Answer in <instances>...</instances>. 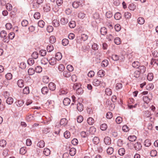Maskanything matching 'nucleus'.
<instances>
[{"label":"nucleus","instance_id":"f257e3e1","mask_svg":"<svg viewBox=\"0 0 158 158\" xmlns=\"http://www.w3.org/2000/svg\"><path fill=\"white\" fill-rule=\"evenodd\" d=\"M152 94H149L148 96H145L143 97V99L146 103H148L152 99Z\"/></svg>","mask_w":158,"mask_h":158},{"label":"nucleus","instance_id":"f03ea898","mask_svg":"<svg viewBox=\"0 0 158 158\" xmlns=\"http://www.w3.org/2000/svg\"><path fill=\"white\" fill-rule=\"evenodd\" d=\"M67 121L66 118H62L60 121V123H56V127H58L60 126L59 124H60V125H63V126H64L67 124Z\"/></svg>","mask_w":158,"mask_h":158},{"label":"nucleus","instance_id":"7ed1b4c3","mask_svg":"<svg viewBox=\"0 0 158 158\" xmlns=\"http://www.w3.org/2000/svg\"><path fill=\"white\" fill-rule=\"evenodd\" d=\"M134 148L135 150L137 151H139L142 149V145L139 142H137L135 143L134 144Z\"/></svg>","mask_w":158,"mask_h":158},{"label":"nucleus","instance_id":"20e7f679","mask_svg":"<svg viewBox=\"0 0 158 158\" xmlns=\"http://www.w3.org/2000/svg\"><path fill=\"white\" fill-rule=\"evenodd\" d=\"M104 142L106 144L109 145L111 143V139L110 137L108 136L105 137L104 139Z\"/></svg>","mask_w":158,"mask_h":158},{"label":"nucleus","instance_id":"39448f33","mask_svg":"<svg viewBox=\"0 0 158 158\" xmlns=\"http://www.w3.org/2000/svg\"><path fill=\"white\" fill-rule=\"evenodd\" d=\"M56 60L55 57H52L48 60V62L50 65H54L56 63Z\"/></svg>","mask_w":158,"mask_h":158},{"label":"nucleus","instance_id":"423d86ee","mask_svg":"<svg viewBox=\"0 0 158 158\" xmlns=\"http://www.w3.org/2000/svg\"><path fill=\"white\" fill-rule=\"evenodd\" d=\"M51 9V7L49 4H46L43 7V10L45 12L49 11Z\"/></svg>","mask_w":158,"mask_h":158},{"label":"nucleus","instance_id":"0eeeda50","mask_svg":"<svg viewBox=\"0 0 158 158\" xmlns=\"http://www.w3.org/2000/svg\"><path fill=\"white\" fill-rule=\"evenodd\" d=\"M138 69L139 70V72L142 74L144 73L146 71V67L143 66H139L138 67Z\"/></svg>","mask_w":158,"mask_h":158},{"label":"nucleus","instance_id":"6e6552de","mask_svg":"<svg viewBox=\"0 0 158 158\" xmlns=\"http://www.w3.org/2000/svg\"><path fill=\"white\" fill-rule=\"evenodd\" d=\"M48 88L50 90L53 91L56 89V85L53 82H50L48 84Z\"/></svg>","mask_w":158,"mask_h":158},{"label":"nucleus","instance_id":"1a4fd4ad","mask_svg":"<svg viewBox=\"0 0 158 158\" xmlns=\"http://www.w3.org/2000/svg\"><path fill=\"white\" fill-rule=\"evenodd\" d=\"M77 108L78 110L81 112L83 110V106L82 103L79 102L77 104Z\"/></svg>","mask_w":158,"mask_h":158},{"label":"nucleus","instance_id":"9d476101","mask_svg":"<svg viewBox=\"0 0 158 158\" xmlns=\"http://www.w3.org/2000/svg\"><path fill=\"white\" fill-rule=\"evenodd\" d=\"M17 84L20 88H22L24 85V82L23 80L19 79L17 82Z\"/></svg>","mask_w":158,"mask_h":158},{"label":"nucleus","instance_id":"9b49d317","mask_svg":"<svg viewBox=\"0 0 158 158\" xmlns=\"http://www.w3.org/2000/svg\"><path fill=\"white\" fill-rule=\"evenodd\" d=\"M41 92L43 94H47L48 92V89L47 86H44L43 87L41 90Z\"/></svg>","mask_w":158,"mask_h":158},{"label":"nucleus","instance_id":"f8f14e48","mask_svg":"<svg viewBox=\"0 0 158 158\" xmlns=\"http://www.w3.org/2000/svg\"><path fill=\"white\" fill-rule=\"evenodd\" d=\"M60 22L62 25H65L68 22V20L67 18L63 17L61 19Z\"/></svg>","mask_w":158,"mask_h":158},{"label":"nucleus","instance_id":"ddd939ff","mask_svg":"<svg viewBox=\"0 0 158 158\" xmlns=\"http://www.w3.org/2000/svg\"><path fill=\"white\" fill-rule=\"evenodd\" d=\"M52 24L55 27H59L60 25V23L59 20L56 19H54L52 21Z\"/></svg>","mask_w":158,"mask_h":158},{"label":"nucleus","instance_id":"4468645a","mask_svg":"<svg viewBox=\"0 0 158 158\" xmlns=\"http://www.w3.org/2000/svg\"><path fill=\"white\" fill-rule=\"evenodd\" d=\"M100 31L101 34L104 35L106 34L107 33V30L105 27H102L101 28Z\"/></svg>","mask_w":158,"mask_h":158},{"label":"nucleus","instance_id":"2eb2a0df","mask_svg":"<svg viewBox=\"0 0 158 158\" xmlns=\"http://www.w3.org/2000/svg\"><path fill=\"white\" fill-rule=\"evenodd\" d=\"M63 75L65 77H69L71 76V73L68 71H64L63 72Z\"/></svg>","mask_w":158,"mask_h":158},{"label":"nucleus","instance_id":"dca6fc26","mask_svg":"<svg viewBox=\"0 0 158 158\" xmlns=\"http://www.w3.org/2000/svg\"><path fill=\"white\" fill-rule=\"evenodd\" d=\"M144 145L147 147H149L151 144V140L149 139H146L144 142Z\"/></svg>","mask_w":158,"mask_h":158},{"label":"nucleus","instance_id":"f3484780","mask_svg":"<svg viewBox=\"0 0 158 158\" xmlns=\"http://www.w3.org/2000/svg\"><path fill=\"white\" fill-rule=\"evenodd\" d=\"M70 101L71 100L69 98H65L64 99L63 103L65 106H68L70 103Z\"/></svg>","mask_w":158,"mask_h":158},{"label":"nucleus","instance_id":"a211bd4d","mask_svg":"<svg viewBox=\"0 0 158 158\" xmlns=\"http://www.w3.org/2000/svg\"><path fill=\"white\" fill-rule=\"evenodd\" d=\"M62 58V55L61 53L60 52H57L55 55V58L57 60H60Z\"/></svg>","mask_w":158,"mask_h":158},{"label":"nucleus","instance_id":"6ab92c4d","mask_svg":"<svg viewBox=\"0 0 158 158\" xmlns=\"http://www.w3.org/2000/svg\"><path fill=\"white\" fill-rule=\"evenodd\" d=\"M137 22L140 24H143L145 22V20L143 18L139 17L137 19Z\"/></svg>","mask_w":158,"mask_h":158},{"label":"nucleus","instance_id":"aec40b11","mask_svg":"<svg viewBox=\"0 0 158 158\" xmlns=\"http://www.w3.org/2000/svg\"><path fill=\"white\" fill-rule=\"evenodd\" d=\"M88 131L90 134L94 135L96 132V128L94 127H90Z\"/></svg>","mask_w":158,"mask_h":158},{"label":"nucleus","instance_id":"412c9836","mask_svg":"<svg viewBox=\"0 0 158 158\" xmlns=\"http://www.w3.org/2000/svg\"><path fill=\"white\" fill-rule=\"evenodd\" d=\"M80 4H81L80 2L75 1L73 3L72 6L74 8H77L79 7Z\"/></svg>","mask_w":158,"mask_h":158},{"label":"nucleus","instance_id":"4be33fe9","mask_svg":"<svg viewBox=\"0 0 158 158\" xmlns=\"http://www.w3.org/2000/svg\"><path fill=\"white\" fill-rule=\"evenodd\" d=\"M6 34L7 33L6 31H2L1 32L0 35L1 37L3 38L5 40L7 38L6 36Z\"/></svg>","mask_w":158,"mask_h":158},{"label":"nucleus","instance_id":"5701e85b","mask_svg":"<svg viewBox=\"0 0 158 158\" xmlns=\"http://www.w3.org/2000/svg\"><path fill=\"white\" fill-rule=\"evenodd\" d=\"M13 99L12 98L9 97L6 100V102L8 104L11 105L13 103Z\"/></svg>","mask_w":158,"mask_h":158},{"label":"nucleus","instance_id":"b1692460","mask_svg":"<svg viewBox=\"0 0 158 158\" xmlns=\"http://www.w3.org/2000/svg\"><path fill=\"white\" fill-rule=\"evenodd\" d=\"M34 119V117L33 115L31 114L27 115L26 117V120L28 122L33 120Z\"/></svg>","mask_w":158,"mask_h":158},{"label":"nucleus","instance_id":"393cba45","mask_svg":"<svg viewBox=\"0 0 158 158\" xmlns=\"http://www.w3.org/2000/svg\"><path fill=\"white\" fill-rule=\"evenodd\" d=\"M87 122L89 125H92L94 123V120L93 118L89 117L87 120Z\"/></svg>","mask_w":158,"mask_h":158},{"label":"nucleus","instance_id":"a878e982","mask_svg":"<svg viewBox=\"0 0 158 158\" xmlns=\"http://www.w3.org/2000/svg\"><path fill=\"white\" fill-rule=\"evenodd\" d=\"M45 143L43 140L40 141L37 143V146L40 148H43L44 147Z\"/></svg>","mask_w":158,"mask_h":158},{"label":"nucleus","instance_id":"bb28decb","mask_svg":"<svg viewBox=\"0 0 158 158\" xmlns=\"http://www.w3.org/2000/svg\"><path fill=\"white\" fill-rule=\"evenodd\" d=\"M76 149L74 148H72L69 150V154L71 156H74L76 154Z\"/></svg>","mask_w":158,"mask_h":158},{"label":"nucleus","instance_id":"cd10ccee","mask_svg":"<svg viewBox=\"0 0 158 158\" xmlns=\"http://www.w3.org/2000/svg\"><path fill=\"white\" fill-rule=\"evenodd\" d=\"M30 93V90L29 87L26 86L23 90V93L24 94H27Z\"/></svg>","mask_w":158,"mask_h":158},{"label":"nucleus","instance_id":"c85d7f7f","mask_svg":"<svg viewBox=\"0 0 158 158\" xmlns=\"http://www.w3.org/2000/svg\"><path fill=\"white\" fill-rule=\"evenodd\" d=\"M101 81H100L99 80L97 79H94L93 82V85L96 86H98L100 83Z\"/></svg>","mask_w":158,"mask_h":158},{"label":"nucleus","instance_id":"c756f323","mask_svg":"<svg viewBox=\"0 0 158 158\" xmlns=\"http://www.w3.org/2000/svg\"><path fill=\"white\" fill-rule=\"evenodd\" d=\"M118 152L120 156H123L125 153V149L124 148H121L118 150Z\"/></svg>","mask_w":158,"mask_h":158},{"label":"nucleus","instance_id":"7c9ffc66","mask_svg":"<svg viewBox=\"0 0 158 158\" xmlns=\"http://www.w3.org/2000/svg\"><path fill=\"white\" fill-rule=\"evenodd\" d=\"M98 75L99 77H102L105 75V71L102 70H99L98 73Z\"/></svg>","mask_w":158,"mask_h":158},{"label":"nucleus","instance_id":"2f4dec72","mask_svg":"<svg viewBox=\"0 0 158 158\" xmlns=\"http://www.w3.org/2000/svg\"><path fill=\"white\" fill-rule=\"evenodd\" d=\"M122 16L121 14L119 12L116 13L114 15V18L116 20H118L120 19Z\"/></svg>","mask_w":158,"mask_h":158},{"label":"nucleus","instance_id":"473e14b6","mask_svg":"<svg viewBox=\"0 0 158 158\" xmlns=\"http://www.w3.org/2000/svg\"><path fill=\"white\" fill-rule=\"evenodd\" d=\"M48 59L44 57L41 60V63L42 64L46 65L48 64Z\"/></svg>","mask_w":158,"mask_h":158},{"label":"nucleus","instance_id":"72a5a7b5","mask_svg":"<svg viewBox=\"0 0 158 158\" xmlns=\"http://www.w3.org/2000/svg\"><path fill=\"white\" fill-rule=\"evenodd\" d=\"M93 141L94 144H97L99 143V139L98 137L95 136L93 138Z\"/></svg>","mask_w":158,"mask_h":158},{"label":"nucleus","instance_id":"f704fd0d","mask_svg":"<svg viewBox=\"0 0 158 158\" xmlns=\"http://www.w3.org/2000/svg\"><path fill=\"white\" fill-rule=\"evenodd\" d=\"M43 153L46 156H47L50 154V151L49 149L48 148H45L44 149Z\"/></svg>","mask_w":158,"mask_h":158},{"label":"nucleus","instance_id":"c9c22d12","mask_svg":"<svg viewBox=\"0 0 158 158\" xmlns=\"http://www.w3.org/2000/svg\"><path fill=\"white\" fill-rule=\"evenodd\" d=\"M157 152L156 150H152L150 152V156L152 157H155L157 156Z\"/></svg>","mask_w":158,"mask_h":158},{"label":"nucleus","instance_id":"e433bc0d","mask_svg":"<svg viewBox=\"0 0 158 158\" xmlns=\"http://www.w3.org/2000/svg\"><path fill=\"white\" fill-rule=\"evenodd\" d=\"M26 148L25 147H23L21 148L20 150L19 153L20 154L24 155L26 152Z\"/></svg>","mask_w":158,"mask_h":158},{"label":"nucleus","instance_id":"4c0bfd02","mask_svg":"<svg viewBox=\"0 0 158 158\" xmlns=\"http://www.w3.org/2000/svg\"><path fill=\"white\" fill-rule=\"evenodd\" d=\"M114 152V148L111 147H109L107 149V153L109 155H111Z\"/></svg>","mask_w":158,"mask_h":158},{"label":"nucleus","instance_id":"58836bf2","mask_svg":"<svg viewBox=\"0 0 158 158\" xmlns=\"http://www.w3.org/2000/svg\"><path fill=\"white\" fill-rule=\"evenodd\" d=\"M128 139L129 141L133 142L135 141L136 139V137L135 135H130L128 136Z\"/></svg>","mask_w":158,"mask_h":158},{"label":"nucleus","instance_id":"ea45409f","mask_svg":"<svg viewBox=\"0 0 158 158\" xmlns=\"http://www.w3.org/2000/svg\"><path fill=\"white\" fill-rule=\"evenodd\" d=\"M140 65V63L137 61H134L132 64V66L134 68H137Z\"/></svg>","mask_w":158,"mask_h":158},{"label":"nucleus","instance_id":"a19ab883","mask_svg":"<svg viewBox=\"0 0 158 158\" xmlns=\"http://www.w3.org/2000/svg\"><path fill=\"white\" fill-rule=\"evenodd\" d=\"M38 26L41 27L43 28L45 25V22L43 20H40L38 23Z\"/></svg>","mask_w":158,"mask_h":158},{"label":"nucleus","instance_id":"79ce46f5","mask_svg":"<svg viewBox=\"0 0 158 158\" xmlns=\"http://www.w3.org/2000/svg\"><path fill=\"white\" fill-rule=\"evenodd\" d=\"M69 25L70 28H74L76 26L75 22L74 21H71L69 23Z\"/></svg>","mask_w":158,"mask_h":158},{"label":"nucleus","instance_id":"37998d69","mask_svg":"<svg viewBox=\"0 0 158 158\" xmlns=\"http://www.w3.org/2000/svg\"><path fill=\"white\" fill-rule=\"evenodd\" d=\"M35 71V70L33 69L32 68H29L28 70V74L29 75H33L34 74Z\"/></svg>","mask_w":158,"mask_h":158},{"label":"nucleus","instance_id":"c03bdc74","mask_svg":"<svg viewBox=\"0 0 158 158\" xmlns=\"http://www.w3.org/2000/svg\"><path fill=\"white\" fill-rule=\"evenodd\" d=\"M50 42L51 44H53L56 42V39L54 36H51L49 39Z\"/></svg>","mask_w":158,"mask_h":158},{"label":"nucleus","instance_id":"a18cd8bd","mask_svg":"<svg viewBox=\"0 0 158 158\" xmlns=\"http://www.w3.org/2000/svg\"><path fill=\"white\" fill-rule=\"evenodd\" d=\"M9 151L7 149H5L3 151V155L5 157H6L9 155Z\"/></svg>","mask_w":158,"mask_h":158},{"label":"nucleus","instance_id":"49530a36","mask_svg":"<svg viewBox=\"0 0 158 158\" xmlns=\"http://www.w3.org/2000/svg\"><path fill=\"white\" fill-rule=\"evenodd\" d=\"M39 54L37 52H33L31 56L34 59H36L38 58Z\"/></svg>","mask_w":158,"mask_h":158},{"label":"nucleus","instance_id":"de8ad7c7","mask_svg":"<svg viewBox=\"0 0 158 158\" xmlns=\"http://www.w3.org/2000/svg\"><path fill=\"white\" fill-rule=\"evenodd\" d=\"M76 91V93L78 94H81L83 92V90L81 87H78Z\"/></svg>","mask_w":158,"mask_h":158},{"label":"nucleus","instance_id":"09e8293b","mask_svg":"<svg viewBox=\"0 0 158 158\" xmlns=\"http://www.w3.org/2000/svg\"><path fill=\"white\" fill-rule=\"evenodd\" d=\"M105 92L106 94L109 96L111 95L112 93L111 89L109 88H107L106 89Z\"/></svg>","mask_w":158,"mask_h":158},{"label":"nucleus","instance_id":"8fccbe9b","mask_svg":"<svg viewBox=\"0 0 158 158\" xmlns=\"http://www.w3.org/2000/svg\"><path fill=\"white\" fill-rule=\"evenodd\" d=\"M58 69L60 71L62 72L64 71L65 67L63 64H60L58 67Z\"/></svg>","mask_w":158,"mask_h":158},{"label":"nucleus","instance_id":"3c124183","mask_svg":"<svg viewBox=\"0 0 158 158\" xmlns=\"http://www.w3.org/2000/svg\"><path fill=\"white\" fill-rule=\"evenodd\" d=\"M54 49V47L52 44L48 45L47 47V50L48 52L52 51Z\"/></svg>","mask_w":158,"mask_h":158},{"label":"nucleus","instance_id":"603ef678","mask_svg":"<svg viewBox=\"0 0 158 158\" xmlns=\"http://www.w3.org/2000/svg\"><path fill=\"white\" fill-rule=\"evenodd\" d=\"M153 75L152 73H149L148 75L147 79L149 81H151L153 79Z\"/></svg>","mask_w":158,"mask_h":158},{"label":"nucleus","instance_id":"864d4df0","mask_svg":"<svg viewBox=\"0 0 158 158\" xmlns=\"http://www.w3.org/2000/svg\"><path fill=\"white\" fill-rule=\"evenodd\" d=\"M35 71L37 73H40L42 71V68L41 66H38L35 67Z\"/></svg>","mask_w":158,"mask_h":158},{"label":"nucleus","instance_id":"5fc2aeb1","mask_svg":"<svg viewBox=\"0 0 158 158\" xmlns=\"http://www.w3.org/2000/svg\"><path fill=\"white\" fill-rule=\"evenodd\" d=\"M123 87L122 84L120 83H117L115 85V88L117 90L121 89Z\"/></svg>","mask_w":158,"mask_h":158},{"label":"nucleus","instance_id":"6e6d98bb","mask_svg":"<svg viewBox=\"0 0 158 158\" xmlns=\"http://www.w3.org/2000/svg\"><path fill=\"white\" fill-rule=\"evenodd\" d=\"M17 105L18 107H21L22 106L23 104V100H19L16 102Z\"/></svg>","mask_w":158,"mask_h":158},{"label":"nucleus","instance_id":"4d7b16f0","mask_svg":"<svg viewBox=\"0 0 158 158\" xmlns=\"http://www.w3.org/2000/svg\"><path fill=\"white\" fill-rule=\"evenodd\" d=\"M5 77L7 80H9L12 79V75L10 73H8L6 75Z\"/></svg>","mask_w":158,"mask_h":158},{"label":"nucleus","instance_id":"13d9d810","mask_svg":"<svg viewBox=\"0 0 158 158\" xmlns=\"http://www.w3.org/2000/svg\"><path fill=\"white\" fill-rule=\"evenodd\" d=\"M64 137L66 139L69 138L70 136V133L68 131H65L64 132Z\"/></svg>","mask_w":158,"mask_h":158},{"label":"nucleus","instance_id":"bf43d9fd","mask_svg":"<svg viewBox=\"0 0 158 158\" xmlns=\"http://www.w3.org/2000/svg\"><path fill=\"white\" fill-rule=\"evenodd\" d=\"M69 91L66 89H63L60 91V94H66L68 93Z\"/></svg>","mask_w":158,"mask_h":158},{"label":"nucleus","instance_id":"052dcab7","mask_svg":"<svg viewBox=\"0 0 158 158\" xmlns=\"http://www.w3.org/2000/svg\"><path fill=\"white\" fill-rule=\"evenodd\" d=\"M6 142L5 140L4 139L0 140V146L4 147L6 145Z\"/></svg>","mask_w":158,"mask_h":158},{"label":"nucleus","instance_id":"680f3d73","mask_svg":"<svg viewBox=\"0 0 158 158\" xmlns=\"http://www.w3.org/2000/svg\"><path fill=\"white\" fill-rule=\"evenodd\" d=\"M27 63L29 65H32L34 63V60L32 58H30L27 60Z\"/></svg>","mask_w":158,"mask_h":158},{"label":"nucleus","instance_id":"e2e57ef3","mask_svg":"<svg viewBox=\"0 0 158 158\" xmlns=\"http://www.w3.org/2000/svg\"><path fill=\"white\" fill-rule=\"evenodd\" d=\"M34 17L35 19H39L40 17V13L39 12H35L34 15Z\"/></svg>","mask_w":158,"mask_h":158},{"label":"nucleus","instance_id":"0e129e2a","mask_svg":"<svg viewBox=\"0 0 158 158\" xmlns=\"http://www.w3.org/2000/svg\"><path fill=\"white\" fill-rule=\"evenodd\" d=\"M69 43L68 39H63L62 40V44L64 46H66Z\"/></svg>","mask_w":158,"mask_h":158},{"label":"nucleus","instance_id":"69168bd1","mask_svg":"<svg viewBox=\"0 0 158 158\" xmlns=\"http://www.w3.org/2000/svg\"><path fill=\"white\" fill-rule=\"evenodd\" d=\"M107 124L105 123L102 124L100 126V129L102 131H105L107 128Z\"/></svg>","mask_w":158,"mask_h":158},{"label":"nucleus","instance_id":"338daca9","mask_svg":"<svg viewBox=\"0 0 158 158\" xmlns=\"http://www.w3.org/2000/svg\"><path fill=\"white\" fill-rule=\"evenodd\" d=\"M131 14L128 12H126L124 13V16L126 18L129 19L131 18Z\"/></svg>","mask_w":158,"mask_h":158},{"label":"nucleus","instance_id":"774afa93","mask_svg":"<svg viewBox=\"0 0 158 158\" xmlns=\"http://www.w3.org/2000/svg\"><path fill=\"white\" fill-rule=\"evenodd\" d=\"M111 58L114 61H117L119 60L118 56L116 54L113 55L111 56Z\"/></svg>","mask_w":158,"mask_h":158}]
</instances>
